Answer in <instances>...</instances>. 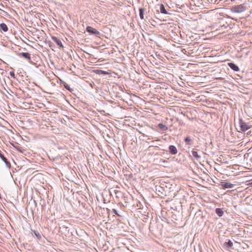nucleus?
Masks as SVG:
<instances>
[{
    "label": "nucleus",
    "instance_id": "412c9836",
    "mask_svg": "<svg viewBox=\"0 0 252 252\" xmlns=\"http://www.w3.org/2000/svg\"><path fill=\"white\" fill-rule=\"evenodd\" d=\"M112 212H113L114 214H115V215H118V213H117V210H116V209H113V210H112Z\"/></svg>",
    "mask_w": 252,
    "mask_h": 252
},
{
    "label": "nucleus",
    "instance_id": "9d476101",
    "mask_svg": "<svg viewBox=\"0 0 252 252\" xmlns=\"http://www.w3.org/2000/svg\"><path fill=\"white\" fill-rule=\"evenodd\" d=\"M185 142H186V144L189 145H191L193 144V141L189 137H187L185 139Z\"/></svg>",
    "mask_w": 252,
    "mask_h": 252
},
{
    "label": "nucleus",
    "instance_id": "1a4fd4ad",
    "mask_svg": "<svg viewBox=\"0 0 252 252\" xmlns=\"http://www.w3.org/2000/svg\"><path fill=\"white\" fill-rule=\"evenodd\" d=\"M216 213L218 215L219 217H222L223 215L224 212L222 209L221 208H217L216 209Z\"/></svg>",
    "mask_w": 252,
    "mask_h": 252
},
{
    "label": "nucleus",
    "instance_id": "dca6fc26",
    "mask_svg": "<svg viewBox=\"0 0 252 252\" xmlns=\"http://www.w3.org/2000/svg\"><path fill=\"white\" fill-rule=\"evenodd\" d=\"M192 155L196 159H198L199 158V156H198V153L196 151H193L192 152Z\"/></svg>",
    "mask_w": 252,
    "mask_h": 252
},
{
    "label": "nucleus",
    "instance_id": "4be33fe9",
    "mask_svg": "<svg viewBox=\"0 0 252 252\" xmlns=\"http://www.w3.org/2000/svg\"><path fill=\"white\" fill-rule=\"evenodd\" d=\"M34 233L37 236V234H36L35 232Z\"/></svg>",
    "mask_w": 252,
    "mask_h": 252
},
{
    "label": "nucleus",
    "instance_id": "f03ea898",
    "mask_svg": "<svg viewBox=\"0 0 252 252\" xmlns=\"http://www.w3.org/2000/svg\"><path fill=\"white\" fill-rule=\"evenodd\" d=\"M239 125L240 127L239 131L245 132L250 128V126L242 119L239 120Z\"/></svg>",
    "mask_w": 252,
    "mask_h": 252
},
{
    "label": "nucleus",
    "instance_id": "f8f14e48",
    "mask_svg": "<svg viewBox=\"0 0 252 252\" xmlns=\"http://www.w3.org/2000/svg\"><path fill=\"white\" fill-rule=\"evenodd\" d=\"M0 29L4 32H7L8 31V28L6 25L4 23H1L0 24Z\"/></svg>",
    "mask_w": 252,
    "mask_h": 252
},
{
    "label": "nucleus",
    "instance_id": "423d86ee",
    "mask_svg": "<svg viewBox=\"0 0 252 252\" xmlns=\"http://www.w3.org/2000/svg\"><path fill=\"white\" fill-rule=\"evenodd\" d=\"M0 158L2 160V161L5 163L6 166L8 168H10V163L7 160V158H5L1 153H0Z\"/></svg>",
    "mask_w": 252,
    "mask_h": 252
},
{
    "label": "nucleus",
    "instance_id": "9b49d317",
    "mask_svg": "<svg viewBox=\"0 0 252 252\" xmlns=\"http://www.w3.org/2000/svg\"><path fill=\"white\" fill-rule=\"evenodd\" d=\"M158 127L163 131H166L168 129V127L161 123L158 125Z\"/></svg>",
    "mask_w": 252,
    "mask_h": 252
},
{
    "label": "nucleus",
    "instance_id": "f3484780",
    "mask_svg": "<svg viewBox=\"0 0 252 252\" xmlns=\"http://www.w3.org/2000/svg\"><path fill=\"white\" fill-rule=\"evenodd\" d=\"M225 244L228 247H231L233 246V243L231 240H229L227 242H226Z\"/></svg>",
    "mask_w": 252,
    "mask_h": 252
},
{
    "label": "nucleus",
    "instance_id": "b1692460",
    "mask_svg": "<svg viewBox=\"0 0 252 252\" xmlns=\"http://www.w3.org/2000/svg\"><path fill=\"white\" fill-rule=\"evenodd\" d=\"M0 153H1V151H0Z\"/></svg>",
    "mask_w": 252,
    "mask_h": 252
},
{
    "label": "nucleus",
    "instance_id": "aec40b11",
    "mask_svg": "<svg viewBox=\"0 0 252 252\" xmlns=\"http://www.w3.org/2000/svg\"><path fill=\"white\" fill-rule=\"evenodd\" d=\"M10 75L13 78H15V74L14 73V72H12V71H10Z\"/></svg>",
    "mask_w": 252,
    "mask_h": 252
},
{
    "label": "nucleus",
    "instance_id": "20e7f679",
    "mask_svg": "<svg viewBox=\"0 0 252 252\" xmlns=\"http://www.w3.org/2000/svg\"><path fill=\"white\" fill-rule=\"evenodd\" d=\"M52 39L60 47L63 48V46L61 40L55 36H52Z\"/></svg>",
    "mask_w": 252,
    "mask_h": 252
},
{
    "label": "nucleus",
    "instance_id": "5701e85b",
    "mask_svg": "<svg viewBox=\"0 0 252 252\" xmlns=\"http://www.w3.org/2000/svg\"><path fill=\"white\" fill-rule=\"evenodd\" d=\"M251 161H252V158Z\"/></svg>",
    "mask_w": 252,
    "mask_h": 252
},
{
    "label": "nucleus",
    "instance_id": "4468645a",
    "mask_svg": "<svg viewBox=\"0 0 252 252\" xmlns=\"http://www.w3.org/2000/svg\"><path fill=\"white\" fill-rule=\"evenodd\" d=\"M160 12L162 14H167V12L166 10L165 9V7L163 5V4H161L160 5Z\"/></svg>",
    "mask_w": 252,
    "mask_h": 252
},
{
    "label": "nucleus",
    "instance_id": "f257e3e1",
    "mask_svg": "<svg viewBox=\"0 0 252 252\" xmlns=\"http://www.w3.org/2000/svg\"><path fill=\"white\" fill-rule=\"evenodd\" d=\"M246 9V7L244 4H240L234 6L232 8V11L235 13H241Z\"/></svg>",
    "mask_w": 252,
    "mask_h": 252
},
{
    "label": "nucleus",
    "instance_id": "7ed1b4c3",
    "mask_svg": "<svg viewBox=\"0 0 252 252\" xmlns=\"http://www.w3.org/2000/svg\"><path fill=\"white\" fill-rule=\"evenodd\" d=\"M86 30L88 32L91 33L92 34L97 35L99 33V32L97 30L90 26L87 27L86 28Z\"/></svg>",
    "mask_w": 252,
    "mask_h": 252
},
{
    "label": "nucleus",
    "instance_id": "2eb2a0df",
    "mask_svg": "<svg viewBox=\"0 0 252 252\" xmlns=\"http://www.w3.org/2000/svg\"><path fill=\"white\" fill-rule=\"evenodd\" d=\"M139 16L141 19H144V9L142 8L139 9Z\"/></svg>",
    "mask_w": 252,
    "mask_h": 252
},
{
    "label": "nucleus",
    "instance_id": "0eeeda50",
    "mask_svg": "<svg viewBox=\"0 0 252 252\" xmlns=\"http://www.w3.org/2000/svg\"><path fill=\"white\" fill-rule=\"evenodd\" d=\"M169 150L170 153L172 155H175L178 152L176 147L173 145H170L169 147Z\"/></svg>",
    "mask_w": 252,
    "mask_h": 252
},
{
    "label": "nucleus",
    "instance_id": "39448f33",
    "mask_svg": "<svg viewBox=\"0 0 252 252\" xmlns=\"http://www.w3.org/2000/svg\"><path fill=\"white\" fill-rule=\"evenodd\" d=\"M228 65L231 69H232L234 71H239V67L234 63H228Z\"/></svg>",
    "mask_w": 252,
    "mask_h": 252
},
{
    "label": "nucleus",
    "instance_id": "a211bd4d",
    "mask_svg": "<svg viewBox=\"0 0 252 252\" xmlns=\"http://www.w3.org/2000/svg\"><path fill=\"white\" fill-rule=\"evenodd\" d=\"M95 72L98 74H107L106 71L101 70H96Z\"/></svg>",
    "mask_w": 252,
    "mask_h": 252
},
{
    "label": "nucleus",
    "instance_id": "6e6552de",
    "mask_svg": "<svg viewBox=\"0 0 252 252\" xmlns=\"http://www.w3.org/2000/svg\"><path fill=\"white\" fill-rule=\"evenodd\" d=\"M19 55H21L22 57L29 61L31 60V55L29 53H20Z\"/></svg>",
    "mask_w": 252,
    "mask_h": 252
},
{
    "label": "nucleus",
    "instance_id": "ddd939ff",
    "mask_svg": "<svg viewBox=\"0 0 252 252\" xmlns=\"http://www.w3.org/2000/svg\"><path fill=\"white\" fill-rule=\"evenodd\" d=\"M223 187L225 189H230L233 187V185L230 183H225L223 185Z\"/></svg>",
    "mask_w": 252,
    "mask_h": 252
},
{
    "label": "nucleus",
    "instance_id": "6ab92c4d",
    "mask_svg": "<svg viewBox=\"0 0 252 252\" xmlns=\"http://www.w3.org/2000/svg\"><path fill=\"white\" fill-rule=\"evenodd\" d=\"M63 85H64V88H65L66 90H68V91H70V92H71V89L70 88V86H69V85H68V84H66V83H64Z\"/></svg>",
    "mask_w": 252,
    "mask_h": 252
}]
</instances>
